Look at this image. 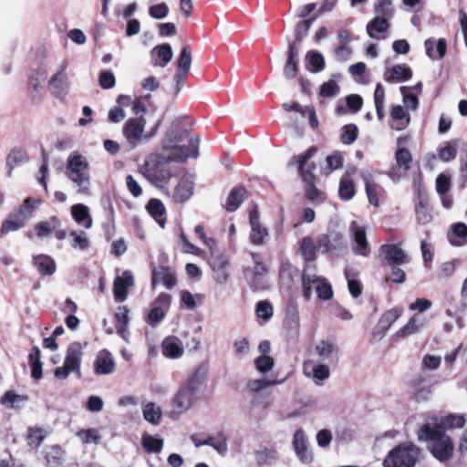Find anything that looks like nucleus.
I'll list each match as a JSON object with an SVG mask.
<instances>
[{
  "instance_id": "9",
  "label": "nucleus",
  "mask_w": 467,
  "mask_h": 467,
  "mask_svg": "<svg viewBox=\"0 0 467 467\" xmlns=\"http://www.w3.org/2000/svg\"><path fill=\"white\" fill-rule=\"evenodd\" d=\"M146 119L144 117H135L129 119L123 126V136L127 143L135 148L142 141H146L145 129Z\"/></svg>"
},
{
  "instance_id": "16",
  "label": "nucleus",
  "mask_w": 467,
  "mask_h": 467,
  "mask_svg": "<svg viewBox=\"0 0 467 467\" xmlns=\"http://www.w3.org/2000/svg\"><path fill=\"white\" fill-rule=\"evenodd\" d=\"M293 447L301 462L304 464L312 462L313 453L309 450L308 440L303 430L299 429L294 433Z\"/></svg>"
},
{
  "instance_id": "37",
  "label": "nucleus",
  "mask_w": 467,
  "mask_h": 467,
  "mask_svg": "<svg viewBox=\"0 0 467 467\" xmlns=\"http://www.w3.org/2000/svg\"><path fill=\"white\" fill-rule=\"evenodd\" d=\"M33 264L42 275H51L57 270L55 260L47 254H38L34 256Z\"/></svg>"
},
{
  "instance_id": "45",
  "label": "nucleus",
  "mask_w": 467,
  "mask_h": 467,
  "mask_svg": "<svg viewBox=\"0 0 467 467\" xmlns=\"http://www.w3.org/2000/svg\"><path fill=\"white\" fill-rule=\"evenodd\" d=\"M59 225L60 223L58 219L56 216H53L47 221H42L36 223L35 230L39 238H44L49 236L54 230L59 227Z\"/></svg>"
},
{
  "instance_id": "29",
  "label": "nucleus",
  "mask_w": 467,
  "mask_h": 467,
  "mask_svg": "<svg viewBox=\"0 0 467 467\" xmlns=\"http://www.w3.org/2000/svg\"><path fill=\"white\" fill-rule=\"evenodd\" d=\"M115 362L112 355L106 349L99 351L94 364V370L97 375H108L114 371Z\"/></svg>"
},
{
  "instance_id": "43",
  "label": "nucleus",
  "mask_w": 467,
  "mask_h": 467,
  "mask_svg": "<svg viewBox=\"0 0 467 467\" xmlns=\"http://www.w3.org/2000/svg\"><path fill=\"white\" fill-rule=\"evenodd\" d=\"M117 333L126 339L130 323V310L127 306H119L115 312Z\"/></svg>"
},
{
  "instance_id": "15",
  "label": "nucleus",
  "mask_w": 467,
  "mask_h": 467,
  "mask_svg": "<svg viewBox=\"0 0 467 467\" xmlns=\"http://www.w3.org/2000/svg\"><path fill=\"white\" fill-rule=\"evenodd\" d=\"M249 223L251 226L250 241L254 245H263L268 238L267 229L261 223L257 208L250 212Z\"/></svg>"
},
{
  "instance_id": "61",
  "label": "nucleus",
  "mask_w": 467,
  "mask_h": 467,
  "mask_svg": "<svg viewBox=\"0 0 467 467\" xmlns=\"http://www.w3.org/2000/svg\"><path fill=\"white\" fill-rule=\"evenodd\" d=\"M78 437L84 444H98L100 441V435L96 429L82 430L78 432Z\"/></svg>"
},
{
  "instance_id": "1",
  "label": "nucleus",
  "mask_w": 467,
  "mask_h": 467,
  "mask_svg": "<svg viewBox=\"0 0 467 467\" xmlns=\"http://www.w3.org/2000/svg\"><path fill=\"white\" fill-rule=\"evenodd\" d=\"M141 174L153 185L166 189L174 172L167 161V158L159 153L150 155L140 167Z\"/></svg>"
},
{
  "instance_id": "12",
  "label": "nucleus",
  "mask_w": 467,
  "mask_h": 467,
  "mask_svg": "<svg viewBox=\"0 0 467 467\" xmlns=\"http://www.w3.org/2000/svg\"><path fill=\"white\" fill-rule=\"evenodd\" d=\"M396 165L389 171L388 176L394 182L400 181L409 171L412 156L406 148H400L395 154Z\"/></svg>"
},
{
  "instance_id": "38",
  "label": "nucleus",
  "mask_w": 467,
  "mask_h": 467,
  "mask_svg": "<svg viewBox=\"0 0 467 467\" xmlns=\"http://www.w3.org/2000/svg\"><path fill=\"white\" fill-rule=\"evenodd\" d=\"M71 215L79 225H82L86 229L91 228L93 221L88 206L81 203L74 204L71 207Z\"/></svg>"
},
{
  "instance_id": "33",
  "label": "nucleus",
  "mask_w": 467,
  "mask_h": 467,
  "mask_svg": "<svg viewBox=\"0 0 467 467\" xmlns=\"http://www.w3.org/2000/svg\"><path fill=\"white\" fill-rule=\"evenodd\" d=\"M285 323L288 332L292 336L297 337L300 330L299 310L298 306L292 302L287 305Z\"/></svg>"
},
{
  "instance_id": "26",
  "label": "nucleus",
  "mask_w": 467,
  "mask_h": 467,
  "mask_svg": "<svg viewBox=\"0 0 467 467\" xmlns=\"http://www.w3.org/2000/svg\"><path fill=\"white\" fill-rule=\"evenodd\" d=\"M191 441L197 448L203 445L211 446L221 455H225L228 451L226 438L222 434L218 437H208L203 440L200 439L198 435L193 434L191 436Z\"/></svg>"
},
{
  "instance_id": "18",
  "label": "nucleus",
  "mask_w": 467,
  "mask_h": 467,
  "mask_svg": "<svg viewBox=\"0 0 467 467\" xmlns=\"http://www.w3.org/2000/svg\"><path fill=\"white\" fill-rule=\"evenodd\" d=\"M315 352L320 363L331 364L337 362L338 348L332 339H322L315 346Z\"/></svg>"
},
{
  "instance_id": "48",
  "label": "nucleus",
  "mask_w": 467,
  "mask_h": 467,
  "mask_svg": "<svg viewBox=\"0 0 467 467\" xmlns=\"http://www.w3.org/2000/svg\"><path fill=\"white\" fill-rule=\"evenodd\" d=\"M26 224V223H25L15 212H13L3 222L0 232L3 234H7L10 232H15L23 228Z\"/></svg>"
},
{
  "instance_id": "17",
  "label": "nucleus",
  "mask_w": 467,
  "mask_h": 467,
  "mask_svg": "<svg viewBox=\"0 0 467 467\" xmlns=\"http://www.w3.org/2000/svg\"><path fill=\"white\" fill-rule=\"evenodd\" d=\"M254 265L252 268H246L244 271V275L246 278L249 280L252 286L254 289H262L265 287L263 284V278L267 273V267L261 261L260 257L256 254H251Z\"/></svg>"
},
{
  "instance_id": "13",
  "label": "nucleus",
  "mask_w": 467,
  "mask_h": 467,
  "mask_svg": "<svg viewBox=\"0 0 467 467\" xmlns=\"http://www.w3.org/2000/svg\"><path fill=\"white\" fill-rule=\"evenodd\" d=\"M208 373V364L202 362L192 368L182 383L192 389L201 393L207 381Z\"/></svg>"
},
{
  "instance_id": "40",
  "label": "nucleus",
  "mask_w": 467,
  "mask_h": 467,
  "mask_svg": "<svg viewBox=\"0 0 467 467\" xmlns=\"http://www.w3.org/2000/svg\"><path fill=\"white\" fill-rule=\"evenodd\" d=\"M390 117L393 121L390 127L393 130H402L406 129L410 123V116L400 105L392 108Z\"/></svg>"
},
{
  "instance_id": "47",
  "label": "nucleus",
  "mask_w": 467,
  "mask_h": 467,
  "mask_svg": "<svg viewBox=\"0 0 467 467\" xmlns=\"http://www.w3.org/2000/svg\"><path fill=\"white\" fill-rule=\"evenodd\" d=\"M246 191L242 187L233 189L227 198L225 207L229 212H234L238 209L244 200Z\"/></svg>"
},
{
  "instance_id": "56",
  "label": "nucleus",
  "mask_w": 467,
  "mask_h": 467,
  "mask_svg": "<svg viewBox=\"0 0 467 467\" xmlns=\"http://www.w3.org/2000/svg\"><path fill=\"white\" fill-rule=\"evenodd\" d=\"M374 12L376 16L391 18L394 15L393 0H376Z\"/></svg>"
},
{
  "instance_id": "59",
  "label": "nucleus",
  "mask_w": 467,
  "mask_h": 467,
  "mask_svg": "<svg viewBox=\"0 0 467 467\" xmlns=\"http://www.w3.org/2000/svg\"><path fill=\"white\" fill-rule=\"evenodd\" d=\"M401 315L402 311L400 309H389L380 317L378 323L389 330Z\"/></svg>"
},
{
  "instance_id": "19",
  "label": "nucleus",
  "mask_w": 467,
  "mask_h": 467,
  "mask_svg": "<svg viewBox=\"0 0 467 467\" xmlns=\"http://www.w3.org/2000/svg\"><path fill=\"white\" fill-rule=\"evenodd\" d=\"M350 234L354 240L353 251L356 254L367 256L370 249L366 236V230L353 221L349 226Z\"/></svg>"
},
{
  "instance_id": "2",
  "label": "nucleus",
  "mask_w": 467,
  "mask_h": 467,
  "mask_svg": "<svg viewBox=\"0 0 467 467\" xmlns=\"http://www.w3.org/2000/svg\"><path fill=\"white\" fill-rule=\"evenodd\" d=\"M419 440L430 441V451L439 461H446L452 456V441L440 429L432 428L431 423L422 425L419 431Z\"/></svg>"
},
{
  "instance_id": "7",
  "label": "nucleus",
  "mask_w": 467,
  "mask_h": 467,
  "mask_svg": "<svg viewBox=\"0 0 467 467\" xmlns=\"http://www.w3.org/2000/svg\"><path fill=\"white\" fill-rule=\"evenodd\" d=\"M317 151L315 147H312L306 150L304 154L296 156L295 159L296 163L298 164V169L301 172L303 180L306 182V196L309 200L314 202H320L323 200V193L318 191L315 185V175L308 172L306 170V165L307 164V160L311 159L314 153Z\"/></svg>"
},
{
  "instance_id": "41",
  "label": "nucleus",
  "mask_w": 467,
  "mask_h": 467,
  "mask_svg": "<svg viewBox=\"0 0 467 467\" xmlns=\"http://www.w3.org/2000/svg\"><path fill=\"white\" fill-rule=\"evenodd\" d=\"M143 419L153 426H159L162 420V410L155 402H148L142 409Z\"/></svg>"
},
{
  "instance_id": "44",
  "label": "nucleus",
  "mask_w": 467,
  "mask_h": 467,
  "mask_svg": "<svg viewBox=\"0 0 467 467\" xmlns=\"http://www.w3.org/2000/svg\"><path fill=\"white\" fill-rule=\"evenodd\" d=\"M147 211L155 219V221L161 226L164 227L166 218H165V207L163 203L157 199H151L149 201L147 206Z\"/></svg>"
},
{
  "instance_id": "4",
  "label": "nucleus",
  "mask_w": 467,
  "mask_h": 467,
  "mask_svg": "<svg viewBox=\"0 0 467 467\" xmlns=\"http://www.w3.org/2000/svg\"><path fill=\"white\" fill-rule=\"evenodd\" d=\"M303 296L306 300H310L312 291L315 290L319 299L329 300L333 296L331 285L321 276L315 274L314 269L307 265L302 275Z\"/></svg>"
},
{
  "instance_id": "64",
  "label": "nucleus",
  "mask_w": 467,
  "mask_h": 467,
  "mask_svg": "<svg viewBox=\"0 0 467 467\" xmlns=\"http://www.w3.org/2000/svg\"><path fill=\"white\" fill-rule=\"evenodd\" d=\"M306 58L308 60L309 65L313 67V71L319 72L324 68L325 62L323 56L320 53L317 51L308 52Z\"/></svg>"
},
{
  "instance_id": "39",
  "label": "nucleus",
  "mask_w": 467,
  "mask_h": 467,
  "mask_svg": "<svg viewBox=\"0 0 467 467\" xmlns=\"http://www.w3.org/2000/svg\"><path fill=\"white\" fill-rule=\"evenodd\" d=\"M254 459L259 466L274 464L278 459V452L273 447H262L254 451Z\"/></svg>"
},
{
  "instance_id": "22",
  "label": "nucleus",
  "mask_w": 467,
  "mask_h": 467,
  "mask_svg": "<svg viewBox=\"0 0 467 467\" xmlns=\"http://www.w3.org/2000/svg\"><path fill=\"white\" fill-rule=\"evenodd\" d=\"M194 182L191 175H183L175 186L171 198L175 202H184L193 194Z\"/></svg>"
},
{
  "instance_id": "52",
  "label": "nucleus",
  "mask_w": 467,
  "mask_h": 467,
  "mask_svg": "<svg viewBox=\"0 0 467 467\" xmlns=\"http://www.w3.org/2000/svg\"><path fill=\"white\" fill-rule=\"evenodd\" d=\"M64 451L59 446H52L46 450L45 459L50 467H57L63 462Z\"/></svg>"
},
{
  "instance_id": "5",
  "label": "nucleus",
  "mask_w": 467,
  "mask_h": 467,
  "mask_svg": "<svg viewBox=\"0 0 467 467\" xmlns=\"http://www.w3.org/2000/svg\"><path fill=\"white\" fill-rule=\"evenodd\" d=\"M82 355L83 346L79 342H72L67 347L63 366L55 369V377L58 379H66L70 373H75L78 378H80Z\"/></svg>"
},
{
  "instance_id": "55",
  "label": "nucleus",
  "mask_w": 467,
  "mask_h": 467,
  "mask_svg": "<svg viewBox=\"0 0 467 467\" xmlns=\"http://www.w3.org/2000/svg\"><path fill=\"white\" fill-rule=\"evenodd\" d=\"M457 140L447 141L439 150V158L442 161H450L457 156Z\"/></svg>"
},
{
  "instance_id": "51",
  "label": "nucleus",
  "mask_w": 467,
  "mask_h": 467,
  "mask_svg": "<svg viewBox=\"0 0 467 467\" xmlns=\"http://www.w3.org/2000/svg\"><path fill=\"white\" fill-rule=\"evenodd\" d=\"M152 53H155L158 57L161 59L160 62L154 63L155 66H159L161 67H165L168 63L171 60L173 53L171 45L162 44L156 46Z\"/></svg>"
},
{
  "instance_id": "57",
  "label": "nucleus",
  "mask_w": 467,
  "mask_h": 467,
  "mask_svg": "<svg viewBox=\"0 0 467 467\" xmlns=\"http://www.w3.org/2000/svg\"><path fill=\"white\" fill-rule=\"evenodd\" d=\"M338 193L340 198L345 201H348L354 196L355 185L353 181L348 176H345L341 179Z\"/></svg>"
},
{
  "instance_id": "49",
  "label": "nucleus",
  "mask_w": 467,
  "mask_h": 467,
  "mask_svg": "<svg viewBox=\"0 0 467 467\" xmlns=\"http://www.w3.org/2000/svg\"><path fill=\"white\" fill-rule=\"evenodd\" d=\"M306 374L311 377L316 384L319 385L330 377L329 364H316L312 367L311 373L306 372Z\"/></svg>"
},
{
  "instance_id": "62",
  "label": "nucleus",
  "mask_w": 467,
  "mask_h": 467,
  "mask_svg": "<svg viewBox=\"0 0 467 467\" xmlns=\"http://www.w3.org/2000/svg\"><path fill=\"white\" fill-rule=\"evenodd\" d=\"M300 253L306 261L311 262L315 256V244L310 237H305L302 240Z\"/></svg>"
},
{
  "instance_id": "35",
  "label": "nucleus",
  "mask_w": 467,
  "mask_h": 467,
  "mask_svg": "<svg viewBox=\"0 0 467 467\" xmlns=\"http://www.w3.org/2000/svg\"><path fill=\"white\" fill-rule=\"evenodd\" d=\"M42 204L41 199L28 197L14 212L25 222L27 223L34 217L35 212Z\"/></svg>"
},
{
  "instance_id": "25",
  "label": "nucleus",
  "mask_w": 467,
  "mask_h": 467,
  "mask_svg": "<svg viewBox=\"0 0 467 467\" xmlns=\"http://www.w3.org/2000/svg\"><path fill=\"white\" fill-rule=\"evenodd\" d=\"M88 172V161L78 153L71 154L66 164V175L67 178Z\"/></svg>"
},
{
  "instance_id": "30",
  "label": "nucleus",
  "mask_w": 467,
  "mask_h": 467,
  "mask_svg": "<svg viewBox=\"0 0 467 467\" xmlns=\"http://www.w3.org/2000/svg\"><path fill=\"white\" fill-rule=\"evenodd\" d=\"M426 318L419 315H414L410 318L408 323L396 332L397 337H407L419 333L425 327Z\"/></svg>"
},
{
  "instance_id": "63",
  "label": "nucleus",
  "mask_w": 467,
  "mask_h": 467,
  "mask_svg": "<svg viewBox=\"0 0 467 467\" xmlns=\"http://www.w3.org/2000/svg\"><path fill=\"white\" fill-rule=\"evenodd\" d=\"M358 128L354 124L346 125L342 128L341 140L345 144H352L358 137Z\"/></svg>"
},
{
  "instance_id": "24",
  "label": "nucleus",
  "mask_w": 467,
  "mask_h": 467,
  "mask_svg": "<svg viewBox=\"0 0 467 467\" xmlns=\"http://www.w3.org/2000/svg\"><path fill=\"white\" fill-rule=\"evenodd\" d=\"M177 282L175 272L162 265L154 267L151 274V286L154 289L158 283L163 284L167 289H171Z\"/></svg>"
},
{
  "instance_id": "11",
  "label": "nucleus",
  "mask_w": 467,
  "mask_h": 467,
  "mask_svg": "<svg viewBox=\"0 0 467 467\" xmlns=\"http://www.w3.org/2000/svg\"><path fill=\"white\" fill-rule=\"evenodd\" d=\"M67 62L63 61L59 65L57 73L51 77L48 82V88L53 96L60 99L66 98L70 88L68 75L67 73Z\"/></svg>"
},
{
  "instance_id": "34",
  "label": "nucleus",
  "mask_w": 467,
  "mask_h": 467,
  "mask_svg": "<svg viewBox=\"0 0 467 467\" xmlns=\"http://www.w3.org/2000/svg\"><path fill=\"white\" fill-rule=\"evenodd\" d=\"M426 48V55L431 59H441L444 57L447 50V42L444 38L435 40L429 38L424 43Z\"/></svg>"
},
{
  "instance_id": "53",
  "label": "nucleus",
  "mask_w": 467,
  "mask_h": 467,
  "mask_svg": "<svg viewBox=\"0 0 467 467\" xmlns=\"http://www.w3.org/2000/svg\"><path fill=\"white\" fill-rule=\"evenodd\" d=\"M177 71L188 73L192 66V51L189 46H184L177 58Z\"/></svg>"
},
{
  "instance_id": "6",
  "label": "nucleus",
  "mask_w": 467,
  "mask_h": 467,
  "mask_svg": "<svg viewBox=\"0 0 467 467\" xmlns=\"http://www.w3.org/2000/svg\"><path fill=\"white\" fill-rule=\"evenodd\" d=\"M199 143L200 139L198 137L192 138L188 147L162 143V152L161 154L167 158L168 162L171 161H182L188 158H197L199 155Z\"/></svg>"
},
{
  "instance_id": "46",
  "label": "nucleus",
  "mask_w": 467,
  "mask_h": 467,
  "mask_svg": "<svg viewBox=\"0 0 467 467\" xmlns=\"http://www.w3.org/2000/svg\"><path fill=\"white\" fill-rule=\"evenodd\" d=\"M77 189L78 193L82 195L90 194V175L89 172L67 178Z\"/></svg>"
},
{
  "instance_id": "23",
  "label": "nucleus",
  "mask_w": 467,
  "mask_h": 467,
  "mask_svg": "<svg viewBox=\"0 0 467 467\" xmlns=\"http://www.w3.org/2000/svg\"><path fill=\"white\" fill-rule=\"evenodd\" d=\"M381 251L389 265H400L410 263V257L402 250L400 244H384Z\"/></svg>"
},
{
  "instance_id": "14",
  "label": "nucleus",
  "mask_w": 467,
  "mask_h": 467,
  "mask_svg": "<svg viewBox=\"0 0 467 467\" xmlns=\"http://www.w3.org/2000/svg\"><path fill=\"white\" fill-rule=\"evenodd\" d=\"M213 277L217 284H225L229 278V262L223 254H213L210 258Z\"/></svg>"
},
{
  "instance_id": "10",
  "label": "nucleus",
  "mask_w": 467,
  "mask_h": 467,
  "mask_svg": "<svg viewBox=\"0 0 467 467\" xmlns=\"http://www.w3.org/2000/svg\"><path fill=\"white\" fill-rule=\"evenodd\" d=\"M171 302V295L161 293L152 302V307L144 317V321L151 327H157L165 318Z\"/></svg>"
},
{
  "instance_id": "54",
  "label": "nucleus",
  "mask_w": 467,
  "mask_h": 467,
  "mask_svg": "<svg viewBox=\"0 0 467 467\" xmlns=\"http://www.w3.org/2000/svg\"><path fill=\"white\" fill-rule=\"evenodd\" d=\"M141 442L143 448L150 453L160 452L162 450L163 440L161 438L144 434Z\"/></svg>"
},
{
  "instance_id": "28",
  "label": "nucleus",
  "mask_w": 467,
  "mask_h": 467,
  "mask_svg": "<svg viewBox=\"0 0 467 467\" xmlns=\"http://www.w3.org/2000/svg\"><path fill=\"white\" fill-rule=\"evenodd\" d=\"M432 428H438L445 433L446 431L462 428L465 424V419L462 415L449 414L440 420L436 417L431 419Z\"/></svg>"
},
{
  "instance_id": "50",
  "label": "nucleus",
  "mask_w": 467,
  "mask_h": 467,
  "mask_svg": "<svg viewBox=\"0 0 467 467\" xmlns=\"http://www.w3.org/2000/svg\"><path fill=\"white\" fill-rule=\"evenodd\" d=\"M299 276V271L289 263L283 264L280 269V278L283 285L290 288L294 279Z\"/></svg>"
},
{
  "instance_id": "31",
  "label": "nucleus",
  "mask_w": 467,
  "mask_h": 467,
  "mask_svg": "<svg viewBox=\"0 0 467 467\" xmlns=\"http://www.w3.org/2000/svg\"><path fill=\"white\" fill-rule=\"evenodd\" d=\"M162 354L168 358H179L184 349L182 342L176 337H167L161 344Z\"/></svg>"
},
{
  "instance_id": "32",
  "label": "nucleus",
  "mask_w": 467,
  "mask_h": 467,
  "mask_svg": "<svg viewBox=\"0 0 467 467\" xmlns=\"http://www.w3.org/2000/svg\"><path fill=\"white\" fill-rule=\"evenodd\" d=\"M412 77V70L406 65H396L385 71L384 79L388 82L407 81Z\"/></svg>"
},
{
  "instance_id": "3",
  "label": "nucleus",
  "mask_w": 467,
  "mask_h": 467,
  "mask_svg": "<svg viewBox=\"0 0 467 467\" xmlns=\"http://www.w3.org/2000/svg\"><path fill=\"white\" fill-rule=\"evenodd\" d=\"M420 452V448L413 443H401L389 451L383 461V467H413Z\"/></svg>"
},
{
  "instance_id": "27",
  "label": "nucleus",
  "mask_w": 467,
  "mask_h": 467,
  "mask_svg": "<svg viewBox=\"0 0 467 467\" xmlns=\"http://www.w3.org/2000/svg\"><path fill=\"white\" fill-rule=\"evenodd\" d=\"M390 18L376 16L372 20H370L367 25V33L371 38H375L378 40L384 39L386 36L384 34L388 32L389 28V20Z\"/></svg>"
},
{
  "instance_id": "58",
  "label": "nucleus",
  "mask_w": 467,
  "mask_h": 467,
  "mask_svg": "<svg viewBox=\"0 0 467 467\" xmlns=\"http://www.w3.org/2000/svg\"><path fill=\"white\" fill-rule=\"evenodd\" d=\"M27 161L26 153L19 149H14L10 151L6 159V165L9 168L8 174L16 166Z\"/></svg>"
},
{
  "instance_id": "60",
  "label": "nucleus",
  "mask_w": 467,
  "mask_h": 467,
  "mask_svg": "<svg viewBox=\"0 0 467 467\" xmlns=\"http://www.w3.org/2000/svg\"><path fill=\"white\" fill-rule=\"evenodd\" d=\"M345 276L348 281L349 293L353 297H358L362 293V288L359 282L355 279V274L350 269H345Z\"/></svg>"
},
{
  "instance_id": "8",
  "label": "nucleus",
  "mask_w": 467,
  "mask_h": 467,
  "mask_svg": "<svg viewBox=\"0 0 467 467\" xmlns=\"http://www.w3.org/2000/svg\"><path fill=\"white\" fill-rule=\"evenodd\" d=\"M200 393L182 383L171 400V413L180 416L198 400Z\"/></svg>"
},
{
  "instance_id": "42",
  "label": "nucleus",
  "mask_w": 467,
  "mask_h": 467,
  "mask_svg": "<svg viewBox=\"0 0 467 467\" xmlns=\"http://www.w3.org/2000/svg\"><path fill=\"white\" fill-rule=\"evenodd\" d=\"M448 240L454 246H462L467 243V225L463 223L453 224L451 232L448 233Z\"/></svg>"
},
{
  "instance_id": "20",
  "label": "nucleus",
  "mask_w": 467,
  "mask_h": 467,
  "mask_svg": "<svg viewBox=\"0 0 467 467\" xmlns=\"http://www.w3.org/2000/svg\"><path fill=\"white\" fill-rule=\"evenodd\" d=\"M134 285V277L130 271H124L121 275L117 276L113 283V293L115 300L123 302L127 299L128 289Z\"/></svg>"
},
{
  "instance_id": "21",
  "label": "nucleus",
  "mask_w": 467,
  "mask_h": 467,
  "mask_svg": "<svg viewBox=\"0 0 467 467\" xmlns=\"http://www.w3.org/2000/svg\"><path fill=\"white\" fill-rule=\"evenodd\" d=\"M361 176L365 183V191L369 203L375 207H379V197L383 194V188L376 182L370 171H363Z\"/></svg>"
},
{
  "instance_id": "36",
  "label": "nucleus",
  "mask_w": 467,
  "mask_h": 467,
  "mask_svg": "<svg viewBox=\"0 0 467 467\" xmlns=\"http://www.w3.org/2000/svg\"><path fill=\"white\" fill-rule=\"evenodd\" d=\"M416 220L419 224L425 225L430 223L432 219L431 209L430 207L428 197H420L415 204Z\"/></svg>"
}]
</instances>
